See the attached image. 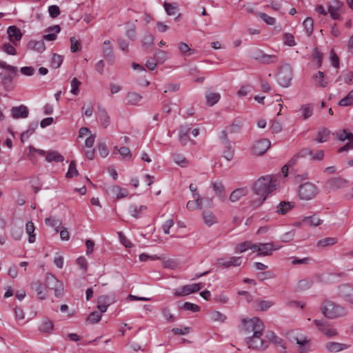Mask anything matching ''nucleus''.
Returning a JSON list of instances; mask_svg holds the SVG:
<instances>
[{"instance_id":"f257e3e1","label":"nucleus","mask_w":353,"mask_h":353,"mask_svg":"<svg viewBox=\"0 0 353 353\" xmlns=\"http://www.w3.org/2000/svg\"><path fill=\"white\" fill-rule=\"evenodd\" d=\"M277 185V179L274 176H261L254 182L252 187L254 193L259 197L252 200L250 205L254 209L259 208L265 201L268 195L276 189Z\"/></svg>"},{"instance_id":"f03ea898","label":"nucleus","mask_w":353,"mask_h":353,"mask_svg":"<svg viewBox=\"0 0 353 353\" xmlns=\"http://www.w3.org/2000/svg\"><path fill=\"white\" fill-rule=\"evenodd\" d=\"M321 310L324 316L330 319L343 317L347 314V310L344 307L330 300L323 301Z\"/></svg>"},{"instance_id":"7ed1b4c3","label":"nucleus","mask_w":353,"mask_h":353,"mask_svg":"<svg viewBox=\"0 0 353 353\" xmlns=\"http://www.w3.org/2000/svg\"><path fill=\"white\" fill-rule=\"evenodd\" d=\"M242 329L246 335L263 334L265 325L263 321L258 317H252L250 319H242Z\"/></svg>"},{"instance_id":"20e7f679","label":"nucleus","mask_w":353,"mask_h":353,"mask_svg":"<svg viewBox=\"0 0 353 353\" xmlns=\"http://www.w3.org/2000/svg\"><path fill=\"white\" fill-rule=\"evenodd\" d=\"M0 68L6 70V73L0 74L1 83L6 90H11L12 81L17 75V68L8 65L3 61H0Z\"/></svg>"},{"instance_id":"39448f33","label":"nucleus","mask_w":353,"mask_h":353,"mask_svg":"<svg viewBox=\"0 0 353 353\" xmlns=\"http://www.w3.org/2000/svg\"><path fill=\"white\" fill-rule=\"evenodd\" d=\"M263 334H252L246 336L245 341L248 348L257 351L265 350L268 347L269 343L262 338Z\"/></svg>"},{"instance_id":"423d86ee","label":"nucleus","mask_w":353,"mask_h":353,"mask_svg":"<svg viewBox=\"0 0 353 353\" xmlns=\"http://www.w3.org/2000/svg\"><path fill=\"white\" fill-rule=\"evenodd\" d=\"M319 192L318 187L311 182H305L301 184L298 191L299 198L305 201L314 199Z\"/></svg>"},{"instance_id":"0eeeda50","label":"nucleus","mask_w":353,"mask_h":353,"mask_svg":"<svg viewBox=\"0 0 353 353\" xmlns=\"http://www.w3.org/2000/svg\"><path fill=\"white\" fill-rule=\"evenodd\" d=\"M45 285L48 288L54 290L56 297H62L64 290L63 285L53 274L50 273L46 274Z\"/></svg>"},{"instance_id":"6e6552de","label":"nucleus","mask_w":353,"mask_h":353,"mask_svg":"<svg viewBox=\"0 0 353 353\" xmlns=\"http://www.w3.org/2000/svg\"><path fill=\"white\" fill-rule=\"evenodd\" d=\"M292 79V70L290 65H285L281 67L277 74V81L283 87H288Z\"/></svg>"},{"instance_id":"1a4fd4ad","label":"nucleus","mask_w":353,"mask_h":353,"mask_svg":"<svg viewBox=\"0 0 353 353\" xmlns=\"http://www.w3.org/2000/svg\"><path fill=\"white\" fill-rule=\"evenodd\" d=\"M281 246L276 245L274 243H259L256 244V252L257 256H266L272 254V252L279 250Z\"/></svg>"},{"instance_id":"9d476101","label":"nucleus","mask_w":353,"mask_h":353,"mask_svg":"<svg viewBox=\"0 0 353 353\" xmlns=\"http://www.w3.org/2000/svg\"><path fill=\"white\" fill-rule=\"evenodd\" d=\"M314 323L319 330L327 337H333L338 335L336 329L334 328L328 322L324 320H314Z\"/></svg>"},{"instance_id":"9b49d317","label":"nucleus","mask_w":353,"mask_h":353,"mask_svg":"<svg viewBox=\"0 0 353 353\" xmlns=\"http://www.w3.org/2000/svg\"><path fill=\"white\" fill-rule=\"evenodd\" d=\"M241 256H231L228 259L220 258L216 261V265L220 268H229L230 267H238L241 265Z\"/></svg>"},{"instance_id":"f8f14e48","label":"nucleus","mask_w":353,"mask_h":353,"mask_svg":"<svg viewBox=\"0 0 353 353\" xmlns=\"http://www.w3.org/2000/svg\"><path fill=\"white\" fill-rule=\"evenodd\" d=\"M271 143L267 139H263L256 141L252 146V152L256 155L263 154L270 147Z\"/></svg>"},{"instance_id":"ddd939ff","label":"nucleus","mask_w":353,"mask_h":353,"mask_svg":"<svg viewBox=\"0 0 353 353\" xmlns=\"http://www.w3.org/2000/svg\"><path fill=\"white\" fill-rule=\"evenodd\" d=\"M339 294L346 302L353 305V286L350 284H342L339 288Z\"/></svg>"},{"instance_id":"4468645a","label":"nucleus","mask_w":353,"mask_h":353,"mask_svg":"<svg viewBox=\"0 0 353 353\" xmlns=\"http://www.w3.org/2000/svg\"><path fill=\"white\" fill-rule=\"evenodd\" d=\"M343 3L339 0H333L328 6V12L333 19H339L340 13L343 11Z\"/></svg>"},{"instance_id":"2eb2a0df","label":"nucleus","mask_w":353,"mask_h":353,"mask_svg":"<svg viewBox=\"0 0 353 353\" xmlns=\"http://www.w3.org/2000/svg\"><path fill=\"white\" fill-rule=\"evenodd\" d=\"M327 188L331 190H339L342 189L347 186L348 181L341 177H334L329 179L326 182Z\"/></svg>"},{"instance_id":"dca6fc26","label":"nucleus","mask_w":353,"mask_h":353,"mask_svg":"<svg viewBox=\"0 0 353 353\" xmlns=\"http://www.w3.org/2000/svg\"><path fill=\"white\" fill-rule=\"evenodd\" d=\"M12 117L14 119H25L28 117L29 111L28 108L24 105L12 107L11 108Z\"/></svg>"},{"instance_id":"f3484780","label":"nucleus","mask_w":353,"mask_h":353,"mask_svg":"<svg viewBox=\"0 0 353 353\" xmlns=\"http://www.w3.org/2000/svg\"><path fill=\"white\" fill-rule=\"evenodd\" d=\"M7 33L8 34L10 41L12 42L13 45L16 46L17 42L21 39L22 33L15 26H9L7 29Z\"/></svg>"},{"instance_id":"a211bd4d","label":"nucleus","mask_w":353,"mask_h":353,"mask_svg":"<svg viewBox=\"0 0 353 353\" xmlns=\"http://www.w3.org/2000/svg\"><path fill=\"white\" fill-rule=\"evenodd\" d=\"M30 287L33 291L37 292V296L39 299L44 300L47 297V291L40 281L32 282Z\"/></svg>"},{"instance_id":"6ab92c4d","label":"nucleus","mask_w":353,"mask_h":353,"mask_svg":"<svg viewBox=\"0 0 353 353\" xmlns=\"http://www.w3.org/2000/svg\"><path fill=\"white\" fill-rule=\"evenodd\" d=\"M211 186L216 196L223 201L225 199V188L223 184L221 181L212 182Z\"/></svg>"},{"instance_id":"aec40b11","label":"nucleus","mask_w":353,"mask_h":353,"mask_svg":"<svg viewBox=\"0 0 353 353\" xmlns=\"http://www.w3.org/2000/svg\"><path fill=\"white\" fill-rule=\"evenodd\" d=\"M103 53L104 58L108 61V62L112 64L114 63L113 50L109 40L103 42Z\"/></svg>"},{"instance_id":"412c9836","label":"nucleus","mask_w":353,"mask_h":353,"mask_svg":"<svg viewBox=\"0 0 353 353\" xmlns=\"http://www.w3.org/2000/svg\"><path fill=\"white\" fill-rule=\"evenodd\" d=\"M248 194V190L247 188H237L231 192L229 199L232 203L237 202Z\"/></svg>"},{"instance_id":"4be33fe9","label":"nucleus","mask_w":353,"mask_h":353,"mask_svg":"<svg viewBox=\"0 0 353 353\" xmlns=\"http://www.w3.org/2000/svg\"><path fill=\"white\" fill-rule=\"evenodd\" d=\"M349 347V345L345 343H341L337 342H329L325 345V348L331 352H339L343 351Z\"/></svg>"},{"instance_id":"5701e85b","label":"nucleus","mask_w":353,"mask_h":353,"mask_svg":"<svg viewBox=\"0 0 353 353\" xmlns=\"http://www.w3.org/2000/svg\"><path fill=\"white\" fill-rule=\"evenodd\" d=\"M248 250H251L253 252H256V244L253 243L251 241H244L235 248V252L236 253H243Z\"/></svg>"},{"instance_id":"b1692460","label":"nucleus","mask_w":353,"mask_h":353,"mask_svg":"<svg viewBox=\"0 0 353 353\" xmlns=\"http://www.w3.org/2000/svg\"><path fill=\"white\" fill-rule=\"evenodd\" d=\"M202 219L205 225L208 227L218 222L216 216L212 212L208 210L203 212Z\"/></svg>"},{"instance_id":"393cba45","label":"nucleus","mask_w":353,"mask_h":353,"mask_svg":"<svg viewBox=\"0 0 353 353\" xmlns=\"http://www.w3.org/2000/svg\"><path fill=\"white\" fill-rule=\"evenodd\" d=\"M46 161L48 163H51L52 161L57 163L63 162L64 161V157L56 150H49L47 152Z\"/></svg>"},{"instance_id":"a878e982","label":"nucleus","mask_w":353,"mask_h":353,"mask_svg":"<svg viewBox=\"0 0 353 353\" xmlns=\"http://www.w3.org/2000/svg\"><path fill=\"white\" fill-rule=\"evenodd\" d=\"M28 48L38 52H43L46 49V46L43 40H31L28 43Z\"/></svg>"},{"instance_id":"bb28decb","label":"nucleus","mask_w":353,"mask_h":353,"mask_svg":"<svg viewBox=\"0 0 353 353\" xmlns=\"http://www.w3.org/2000/svg\"><path fill=\"white\" fill-rule=\"evenodd\" d=\"M143 97L135 92H130L126 94L125 99L127 104L136 105L142 99Z\"/></svg>"},{"instance_id":"cd10ccee","label":"nucleus","mask_w":353,"mask_h":353,"mask_svg":"<svg viewBox=\"0 0 353 353\" xmlns=\"http://www.w3.org/2000/svg\"><path fill=\"white\" fill-rule=\"evenodd\" d=\"M334 134L336 139L341 141H344L345 140H353V134L352 132H348L345 129L338 130Z\"/></svg>"},{"instance_id":"c85d7f7f","label":"nucleus","mask_w":353,"mask_h":353,"mask_svg":"<svg viewBox=\"0 0 353 353\" xmlns=\"http://www.w3.org/2000/svg\"><path fill=\"white\" fill-rule=\"evenodd\" d=\"M299 111L301 112L303 119L306 120L311 117L313 114V105L311 103L303 105L301 106Z\"/></svg>"},{"instance_id":"c756f323","label":"nucleus","mask_w":353,"mask_h":353,"mask_svg":"<svg viewBox=\"0 0 353 353\" xmlns=\"http://www.w3.org/2000/svg\"><path fill=\"white\" fill-rule=\"evenodd\" d=\"M190 131V128L186 126H182L179 129V139L181 145H186L189 141L190 138L188 137V132Z\"/></svg>"},{"instance_id":"7c9ffc66","label":"nucleus","mask_w":353,"mask_h":353,"mask_svg":"<svg viewBox=\"0 0 353 353\" xmlns=\"http://www.w3.org/2000/svg\"><path fill=\"white\" fill-rule=\"evenodd\" d=\"M296 341V343L299 346V353H307L309 351V343L310 340L306 337H303L302 339H294Z\"/></svg>"},{"instance_id":"2f4dec72","label":"nucleus","mask_w":353,"mask_h":353,"mask_svg":"<svg viewBox=\"0 0 353 353\" xmlns=\"http://www.w3.org/2000/svg\"><path fill=\"white\" fill-rule=\"evenodd\" d=\"M209 318L211 321L223 323L227 319V316L219 312V311H211L208 314Z\"/></svg>"},{"instance_id":"473e14b6","label":"nucleus","mask_w":353,"mask_h":353,"mask_svg":"<svg viewBox=\"0 0 353 353\" xmlns=\"http://www.w3.org/2000/svg\"><path fill=\"white\" fill-rule=\"evenodd\" d=\"M255 304L256 305V310L260 311H267L274 305V303L271 301L258 299L255 301Z\"/></svg>"},{"instance_id":"72a5a7b5","label":"nucleus","mask_w":353,"mask_h":353,"mask_svg":"<svg viewBox=\"0 0 353 353\" xmlns=\"http://www.w3.org/2000/svg\"><path fill=\"white\" fill-rule=\"evenodd\" d=\"M313 79L316 85L325 88L327 85V81L324 77V74L321 71H319L313 76Z\"/></svg>"},{"instance_id":"f704fd0d","label":"nucleus","mask_w":353,"mask_h":353,"mask_svg":"<svg viewBox=\"0 0 353 353\" xmlns=\"http://www.w3.org/2000/svg\"><path fill=\"white\" fill-rule=\"evenodd\" d=\"M294 205L292 203L281 201L276 207V212L281 214H286L288 211H290Z\"/></svg>"},{"instance_id":"c9c22d12","label":"nucleus","mask_w":353,"mask_h":353,"mask_svg":"<svg viewBox=\"0 0 353 353\" xmlns=\"http://www.w3.org/2000/svg\"><path fill=\"white\" fill-rule=\"evenodd\" d=\"M60 30H61V28L58 25L54 26L52 27H50L48 29V31H54L55 32L44 34L43 36V39L44 40L49 41H54L57 37L56 33L59 32Z\"/></svg>"},{"instance_id":"e433bc0d","label":"nucleus","mask_w":353,"mask_h":353,"mask_svg":"<svg viewBox=\"0 0 353 353\" xmlns=\"http://www.w3.org/2000/svg\"><path fill=\"white\" fill-rule=\"evenodd\" d=\"M99 118L104 128H107L110 124V117L103 108H99Z\"/></svg>"},{"instance_id":"4c0bfd02","label":"nucleus","mask_w":353,"mask_h":353,"mask_svg":"<svg viewBox=\"0 0 353 353\" xmlns=\"http://www.w3.org/2000/svg\"><path fill=\"white\" fill-rule=\"evenodd\" d=\"M268 337L274 345L281 347L284 350L286 349L284 341L275 335L273 332H269Z\"/></svg>"},{"instance_id":"58836bf2","label":"nucleus","mask_w":353,"mask_h":353,"mask_svg":"<svg viewBox=\"0 0 353 353\" xmlns=\"http://www.w3.org/2000/svg\"><path fill=\"white\" fill-rule=\"evenodd\" d=\"M172 159L175 163L182 168H185L188 165V161L181 154L174 153L172 154Z\"/></svg>"},{"instance_id":"ea45409f","label":"nucleus","mask_w":353,"mask_h":353,"mask_svg":"<svg viewBox=\"0 0 353 353\" xmlns=\"http://www.w3.org/2000/svg\"><path fill=\"white\" fill-rule=\"evenodd\" d=\"M303 223H305L310 226H318L323 223V220L320 219L316 216H305L302 220Z\"/></svg>"},{"instance_id":"a19ab883","label":"nucleus","mask_w":353,"mask_h":353,"mask_svg":"<svg viewBox=\"0 0 353 353\" xmlns=\"http://www.w3.org/2000/svg\"><path fill=\"white\" fill-rule=\"evenodd\" d=\"M146 210V206L145 205H132L130 207L129 212L130 214L134 218L137 219L141 216V214L143 211Z\"/></svg>"},{"instance_id":"79ce46f5","label":"nucleus","mask_w":353,"mask_h":353,"mask_svg":"<svg viewBox=\"0 0 353 353\" xmlns=\"http://www.w3.org/2000/svg\"><path fill=\"white\" fill-rule=\"evenodd\" d=\"M205 98L207 104L209 106H212L219 101L221 95L216 92H210L206 94Z\"/></svg>"},{"instance_id":"37998d69","label":"nucleus","mask_w":353,"mask_h":353,"mask_svg":"<svg viewBox=\"0 0 353 353\" xmlns=\"http://www.w3.org/2000/svg\"><path fill=\"white\" fill-rule=\"evenodd\" d=\"M54 328V324L52 321L46 319L42 321L39 326V331L45 333H50Z\"/></svg>"},{"instance_id":"c03bdc74","label":"nucleus","mask_w":353,"mask_h":353,"mask_svg":"<svg viewBox=\"0 0 353 353\" xmlns=\"http://www.w3.org/2000/svg\"><path fill=\"white\" fill-rule=\"evenodd\" d=\"M303 26L305 28V30L307 34V36H310L313 32L314 28V21L311 17H307L303 23Z\"/></svg>"},{"instance_id":"a18cd8bd","label":"nucleus","mask_w":353,"mask_h":353,"mask_svg":"<svg viewBox=\"0 0 353 353\" xmlns=\"http://www.w3.org/2000/svg\"><path fill=\"white\" fill-rule=\"evenodd\" d=\"M163 7L168 15H174L178 10V5L176 3H170L165 1L163 3Z\"/></svg>"},{"instance_id":"49530a36","label":"nucleus","mask_w":353,"mask_h":353,"mask_svg":"<svg viewBox=\"0 0 353 353\" xmlns=\"http://www.w3.org/2000/svg\"><path fill=\"white\" fill-rule=\"evenodd\" d=\"M112 192L116 195L117 199H122L128 195V191L119 186H114L112 188Z\"/></svg>"},{"instance_id":"de8ad7c7","label":"nucleus","mask_w":353,"mask_h":353,"mask_svg":"<svg viewBox=\"0 0 353 353\" xmlns=\"http://www.w3.org/2000/svg\"><path fill=\"white\" fill-rule=\"evenodd\" d=\"M277 61H278L277 56H276L274 54H267L265 53H263V55L262 57L260 63L271 64V63H276Z\"/></svg>"},{"instance_id":"09e8293b","label":"nucleus","mask_w":353,"mask_h":353,"mask_svg":"<svg viewBox=\"0 0 353 353\" xmlns=\"http://www.w3.org/2000/svg\"><path fill=\"white\" fill-rule=\"evenodd\" d=\"M339 105L341 106H349L353 105V89L347 96L339 101Z\"/></svg>"},{"instance_id":"8fccbe9b","label":"nucleus","mask_w":353,"mask_h":353,"mask_svg":"<svg viewBox=\"0 0 353 353\" xmlns=\"http://www.w3.org/2000/svg\"><path fill=\"white\" fill-rule=\"evenodd\" d=\"M26 232L29 234L28 241L32 243L35 241V235L33 234L34 231V226L32 221H28L26 223Z\"/></svg>"},{"instance_id":"3c124183","label":"nucleus","mask_w":353,"mask_h":353,"mask_svg":"<svg viewBox=\"0 0 353 353\" xmlns=\"http://www.w3.org/2000/svg\"><path fill=\"white\" fill-rule=\"evenodd\" d=\"M79 174L78 170L77 169L76 162L74 161H71L69 165L68 170L65 174V176L67 178H72Z\"/></svg>"},{"instance_id":"603ef678","label":"nucleus","mask_w":353,"mask_h":353,"mask_svg":"<svg viewBox=\"0 0 353 353\" xmlns=\"http://www.w3.org/2000/svg\"><path fill=\"white\" fill-rule=\"evenodd\" d=\"M37 127V123L30 124L28 129L21 134V141H23L24 140L28 139L34 132Z\"/></svg>"},{"instance_id":"864d4df0","label":"nucleus","mask_w":353,"mask_h":353,"mask_svg":"<svg viewBox=\"0 0 353 353\" xmlns=\"http://www.w3.org/2000/svg\"><path fill=\"white\" fill-rule=\"evenodd\" d=\"M190 291L188 285H183L178 289L174 290V296L175 297L185 296L190 294Z\"/></svg>"},{"instance_id":"5fc2aeb1","label":"nucleus","mask_w":353,"mask_h":353,"mask_svg":"<svg viewBox=\"0 0 353 353\" xmlns=\"http://www.w3.org/2000/svg\"><path fill=\"white\" fill-rule=\"evenodd\" d=\"M63 58L61 55L57 54H53L52 60H51V67L57 69L59 68L63 63Z\"/></svg>"},{"instance_id":"6e6d98bb","label":"nucleus","mask_w":353,"mask_h":353,"mask_svg":"<svg viewBox=\"0 0 353 353\" xmlns=\"http://www.w3.org/2000/svg\"><path fill=\"white\" fill-rule=\"evenodd\" d=\"M337 243V239L334 237H327L318 241V246L325 247L332 245Z\"/></svg>"},{"instance_id":"4d7b16f0","label":"nucleus","mask_w":353,"mask_h":353,"mask_svg":"<svg viewBox=\"0 0 353 353\" xmlns=\"http://www.w3.org/2000/svg\"><path fill=\"white\" fill-rule=\"evenodd\" d=\"M256 15L268 25L272 26L276 23V19L274 17L264 12H257Z\"/></svg>"},{"instance_id":"13d9d810","label":"nucleus","mask_w":353,"mask_h":353,"mask_svg":"<svg viewBox=\"0 0 353 353\" xmlns=\"http://www.w3.org/2000/svg\"><path fill=\"white\" fill-rule=\"evenodd\" d=\"M243 125V121L239 119H236L230 127V132L236 133L240 132Z\"/></svg>"},{"instance_id":"bf43d9fd","label":"nucleus","mask_w":353,"mask_h":353,"mask_svg":"<svg viewBox=\"0 0 353 353\" xmlns=\"http://www.w3.org/2000/svg\"><path fill=\"white\" fill-rule=\"evenodd\" d=\"M178 46L179 51L183 55H190L194 52V50L191 49L189 47V46L184 42H180Z\"/></svg>"},{"instance_id":"052dcab7","label":"nucleus","mask_w":353,"mask_h":353,"mask_svg":"<svg viewBox=\"0 0 353 353\" xmlns=\"http://www.w3.org/2000/svg\"><path fill=\"white\" fill-rule=\"evenodd\" d=\"M101 316V312L94 311L89 314L87 318V321L90 323H97L100 321Z\"/></svg>"},{"instance_id":"680f3d73","label":"nucleus","mask_w":353,"mask_h":353,"mask_svg":"<svg viewBox=\"0 0 353 353\" xmlns=\"http://www.w3.org/2000/svg\"><path fill=\"white\" fill-rule=\"evenodd\" d=\"M312 281L310 279H303L299 281L297 288L300 290H305L312 285Z\"/></svg>"},{"instance_id":"e2e57ef3","label":"nucleus","mask_w":353,"mask_h":353,"mask_svg":"<svg viewBox=\"0 0 353 353\" xmlns=\"http://www.w3.org/2000/svg\"><path fill=\"white\" fill-rule=\"evenodd\" d=\"M114 150L118 151L123 159L128 158L130 159L131 158L132 154L130 150L127 147H121L118 148L117 146H115Z\"/></svg>"},{"instance_id":"0e129e2a","label":"nucleus","mask_w":353,"mask_h":353,"mask_svg":"<svg viewBox=\"0 0 353 353\" xmlns=\"http://www.w3.org/2000/svg\"><path fill=\"white\" fill-rule=\"evenodd\" d=\"M182 308L185 310H189L192 312H198L201 310V307L196 304L192 303L190 302H185L183 303Z\"/></svg>"},{"instance_id":"69168bd1","label":"nucleus","mask_w":353,"mask_h":353,"mask_svg":"<svg viewBox=\"0 0 353 353\" xmlns=\"http://www.w3.org/2000/svg\"><path fill=\"white\" fill-rule=\"evenodd\" d=\"M2 50L10 55H16L17 50L13 45L10 43H5L1 48Z\"/></svg>"},{"instance_id":"338daca9","label":"nucleus","mask_w":353,"mask_h":353,"mask_svg":"<svg viewBox=\"0 0 353 353\" xmlns=\"http://www.w3.org/2000/svg\"><path fill=\"white\" fill-rule=\"evenodd\" d=\"M329 134V132L325 130H321L317 134L316 141L318 143H324L328 139Z\"/></svg>"},{"instance_id":"774afa93","label":"nucleus","mask_w":353,"mask_h":353,"mask_svg":"<svg viewBox=\"0 0 353 353\" xmlns=\"http://www.w3.org/2000/svg\"><path fill=\"white\" fill-rule=\"evenodd\" d=\"M263 53L261 50L256 48L250 52V57L260 63Z\"/></svg>"}]
</instances>
